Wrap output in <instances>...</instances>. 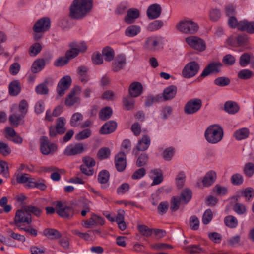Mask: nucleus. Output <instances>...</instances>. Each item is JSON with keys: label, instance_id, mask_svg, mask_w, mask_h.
Listing matches in <instances>:
<instances>
[{"label": "nucleus", "instance_id": "f257e3e1", "mask_svg": "<svg viewBox=\"0 0 254 254\" xmlns=\"http://www.w3.org/2000/svg\"><path fill=\"white\" fill-rule=\"evenodd\" d=\"M93 7V0H74L69 8V16L74 19L85 17Z\"/></svg>", "mask_w": 254, "mask_h": 254}, {"label": "nucleus", "instance_id": "f03ea898", "mask_svg": "<svg viewBox=\"0 0 254 254\" xmlns=\"http://www.w3.org/2000/svg\"><path fill=\"white\" fill-rule=\"evenodd\" d=\"M204 136L207 142L211 144H216L222 139L223 130L217 125H211L206 129Z\"/></svg>", "mask_w": 254, "mask_h": 254}, {"label": "nucleus", "instance_id": "7ed1b4c3", "mask_svg": "<svg viewBox=\"0 0 254 254\" xmlns=\"http://www.w3.org/2000/svg\"><path fill=\"white\" fill-rule=\"evenodd\" d=\"M176 27L180 32L187 34H195L199 29L196 23L189 19L181 20L177 24Z\"/></svg>", "mask_w": 254, "mask_h": 254}, {"label": "nucleus", "instance_id": "20e7f679", "mask_svg": "<svg viewBox=\"0 0 254 254\" xmlns=\"http://www.w3.org/2000/svg\"><path fill=\"white\" fill-rule=\"evenodd\" d=\"M32 222V216L30 214H28L25 209V207L21 209L16 211L14 218V221L11 222V225H15L18 229L22 227L23 224H30Z\"/></svg>", "mask_w": 254, "mask_h": 254}, {"label": "nucleus", "instance_id": "39448f33", "mask_svg": "<svg viewBox=\"0 0 254 254\" xmlns=\"http://www.w3.org/2000/svg\"><path fill=\"white\" fill-rule=\"evenodd\" d=\"M186 42L192 49L202 52L206 49V43L202 39L194 36H189L185 39Z\"/></svg>", "mask_w": 254, "mask_h": 254}, {"label": "nucleus", "instance_id": "423d86ee", "mask_svg": "<svg viewBox=\"0 0 254 254\" xmlns=\"http://www.w3.org/2000/svg\"><path fill=\"white\" fill-rule=\"evenodd\" d=\"M200 66L195 61L188 63L182 70V76L185 78H190L194 76L199 71Z\"/></svg>", "mask_w": 254, "mask_h": 254}, {"label": "nucleus", "instance_id": "0eeeda50", "mask_svg": "<svg viewBox=\"0 0 254 254\" xmlns=\"http://www.w3.org/2000/svg\"><path fill=\"white\" fill-rule=\"evenodd\" d=\"M202 101L199 98H193L188 101L184 107V112L192 115L197 112L201 108Z\"/></svg>", "mask_w": 254, "mask_h": 254}, {"label": "nucleus", "instance_id": "6e6552de", "mask_svg": "<svg viewBox=\"0 0 254 254\" xmlns=\"http://www.w3.org/2000/svg\"><path fill=\"white\" fill-rule=\"evenodd\" d=\"M223 64L219 61L210 62L204 68L201 76L205 77L212 74H217L221 72Z\"/></svg>", "mask_w": 254, "mask_h": 254}, {"label": "nucleus", "instance_id": "1a4fd4ad", "mask_svg": "<svg viewBox=\"0 0 254 254\" xmlns=\"http://www.w3.org/2000/svg\"><path fill=\"white\" fill-rule=\"evenodd\" d=\"M56 212L61 217L70 219L74 214V208L64 205L61 202H58L56 205Z\"/></svg>", "mask_w": 254, "mask_h": 254}, {"label": "nucleus", "instance_id": "9d476101", "mask_svg": "<svg viewBox=\"0 0 254 254\" xmlns=\"http://www.w3.org/2000/svg\"><path fill=\"white\" fill-rule=\"evenodd\" d=\"M57 149L56 145L54 143H51L47 137L42 136L40 138V150L43 154L48 155L53 153Z\"/></svg>", "mask_w": 254, "mask_h": 254}, {"label": "nucleus", "instance_id": "9b49d317", "mask_svg": "<svg viewBox=\"0 0 254 254\" xmlns=\"http://www.w3.org/2000/svg\"><path fill=\"white\" fill-rule=\"evenodd\" d=\"M72 80L70 76L66 75L64 76L59 82L56 91L58 95L61 97L65 94V91L67 90L71 85Z\"/></svg>", "mask_w": 254, "mask_h": 254}, {"label": "nucleus", "instance_id": "f8f14e48", "mask_svg": "<svg viewBox=\"0 0 254 254\" xmlns=\"http://www.w3.org/2000/svg\"><path fill=\"white\" fill-rule=\"evenodd\" d=\"M51 21L49 18L44 17L39 19L33 27V31L36 33L45 32L50 27Z\"/></svg>", "mask_w": 254, "mask_h": 254}, {"label": "nucleus", "instance_id": "ddd939ff", "mask_svg": "<svg viewBox=\"0 0 254 254\" xmlns=\"http://www.w3.org/2000/svg\"><path fill=\"white\" fill-rule=\"evenodd\" d=\"M54 84V80L52 77H47L44 81L39 84L35 87V92L38 95H45L49 93V86H52Z\"/></svg>", "mask_w": 254, "mask_h": 254}, {"label": "nucleus", "instance_id": "4468645a", "mask_svg": "<svg viewBox=\"0 0 254 254\" xmlns=\"http://www.w3.org/2000/svg\"><path fill=\"white\" fill-rule=\"evenodd\" d=\"M81 91V88L79 86H75L68 96L66 97L65 104L67 106H71L79 101V98L76 96Z\"/></svg>", "mask_w": 254, "mask_h": 254}, {"label": "nucleus", "instance_id": "2eb2a0df", "mask_svg": "<svg viewBox=\"0 0 254 254\" xmlns=\"http://www.w3.org/2000/svg\"><path fill=\"white\" fill-rule=\"evenodd\" d=\"M115 163L117 170L123 172L127 166L126 156L125 153L121 152L115 156Z\"/></svg>", "mask_w": 254, "mask_h": 254}, {"label": "nucleus", "instance_id": "dca6fc26", "mask_svg": "<svg viewBox=\"0 0 254 254\" xmlns=\"http://www.w3.org/2000/svg\"><path fill=\"white\" fill-rule=\"evenodd\" d=\"M84 147L82 143L75 145L70 144L67 146L64 151V154L67 156H72L81 154L83 152Z\"/></svg>", "mask_w": 254, "mask_h": 254}, {"label": "nucleus", "instance_id": "f3484780", "mask_svg": "<svg viewBox=\"0 0 254 254\" xmlns=\"http://www.w3.org/2000/svg\"><path fill=\"white\" fill-rule=\"evenodd\" d=\"M126 63V56L124 55H118L112 63V69L115 72H118L124 68Z\"/></svg>", "mask_w": 254, "mask_h": 254}, {"label": "nucleus", "instance_id": "a211bd4d", "mask_svg": "<svg viewBox=\"0 0 254 254\" xmlns=\"http://www.w3.org/2000/svg\"><path fill=\"white\" fill-rule=\"evenodd\" d=\"M162 12L161 6L157 3L150 5L147 10V15L149 19H155L158 18Z\"/></svg>", "mask_w": 254, "mask_h": 254}, {"label": "nucleus", "instance_id": "6ab92c4d", "mask_svg": "<svg viewBox=\"0 0 254 254\" xmlns=\"http://www.w3.org/2000/svg\"><path fill=\"white\" fill-rule=\"evenodd\" d=\"M117 123L114 121H109L104 124L101 127L99 132L101 134H109L116 130Z\"/></svg>", "mask_w": 254, "mask_h": 254}, {"label": "nucleus", "instance_id": "aec40b11", "mask_svg": "<svg viewBox=\"0 0 254 254\" xmlns=\"http://www.w3.org/2000/svg\"><path fill=\"white\" fill-rule=\"evenodd\" d=\"M140 16V12L136 8H130L127 11L126 16L124 18L126 23L128 24L133 23L135 20Z\"/></svg>", "mask_w": 254, "mask_h": 254}, {"label": "nucleus", "instance_id": "412c9836", "mask_svg": "<svg viewBox=\"0 0 254 254\" xmlns=\"http://www.w3.org/2000/svg\"><path fill=\"white\" fill-rule=\"evenodd\" d=\"M143 91L142 84L139 82H133L129 86L128 92L130 96L137 97L140 96Z\"/></svg>", "mask_w": 254, "mask_h": 254}, {"label": "nucleus", "instance_id": "4be33fe9", "mask_svg": "<svg viewBox=\"0 0 254 254\" xmlns=\"http://www.w3.org/2000/svg\"><path fill=\"white\" fill-rule=\"evenodd\" d=\"M217 178L216 173L213 170L208 171L203 177L202 180L203 186L208 187L211 186L216 181Z\"/></svg>", "mask_w": 254, "mask_h": 254}, {"label": "nucleus", "instance_id": "5701e85b", "mask_svg": "<svg viewBox=\"0 0 254 254\" xmlns=\"http://www.w3.org/2000/svg\"><path fill=\"white\" fill-rule=\"evenodd\" d=\"M110 178V173L106 170H101L98 175V181L101 184L103 189H106L109 187L108 182Z\"/></svg>", "mask_w": 254, "mask_h": 254}, {"label": "nucleus", "instance_id": "b1692460", "mask_svg": "<svg viewBox=\"0 0 254 254\" xmlns=\"http://www.w3.org/2000/svg\"><path fill=\"white\" fill-rule=\"evenodd\" d=\"M177 88L176 86L172 85H170L165 89L163 92V96L164 101L170 100L173 99L177 93Z\"/></svg>", "mask_w": 254, "mask_h": 254}, {"label": "nucleus", "instance_id": "393cba45", "mask_svg": "<svg viewBox=\"0 0 254 254\" xmlns=\"http://www.w3.org/2000/svg\"><path fill=\"white\" fill-rule=\"evenodd\" d=\"M239 30L246 31L250 34L254 33V21L249 22L246 20L240 21L239 24Z\"/></svg>", "mask_w": 254, "mask_h": 254}, {"label": "nucleus", "instance_id": "a878e982", "mask_svg": "<svg viewBox=\"0 0 254 254\" xmlns=\"http://www.w3.org/2000/svg\"><path fill=\"white\" fill-rule=\"evenodd\" d=\"M150 138L147 135H144L138 141L136 148L137 150L143 151L147 150L150 144Z\"/></svg>", "mask_w": 254, "mask_h": 254}, {"label": "nucleus", "instance_id": "bb28decb", "mask_svg": "<svg viewBox=\"0 0 254 254\" xmlns=\"http://www.w3.org/2000/svg\"><path fill=\"white\" fill-rule=\"evenodd\" d=\"M238 104L234 101H228L225 103L224 110L230 114H235L239 110Z\"/></svg>", "mask_w": 254, "mask_h": 254}, {"label": "nucleus", "instance_id": "cd10ccee", "mask_svg": "<svg viewBox=\"0 0 254 254\" xmlns=\"http://www.w3.org/2000/svg\"><path fill=\"white\" fill-rule=\"evenodd\" d=\"M20 91V83L18 80H14L10 82L9 85V93L11 96H17Z\"/></svg>", "mask_w": 254, "mask_h": 254}, {"label": "nucleus", "instance_id": "c85d7f7f", "mask_svg": "<svg viewBox=\"0 0 254 254\" xmlns=\"http://www.w3.org/2000/svg\"><path fill=\"white\" fill-rule=\"evenodd\" d=\"M16 180L18 183H26L27 186L30 188V182H33L34 178L26 173H18L16 175Z\"/></svg>", "mask_w": 254, "mask_h": 254}, {"label": "nucleus", "instance_id": "c756f323", "mask_svg": "<svg viewBox=\"0 0 254 254\" xmlns=\"http://www.w3.org/2000/svg\"><path fill=\"white\" fill-rule=\"evenodd\" d=\"M158 44V42L155 37H149L146 39L144 47L149 51H154Z\"/></svg>", "mask_w": 254, "mask_h": 254}, {"label": "nucleus", "instance_id": "7c9ffc66", "mask_svg": "<svg viewBox=\"0 0 254 254\" xmlns=\"http://www.w3.org/2000/svg\"><path fill=\"white\" fill-rule=\"evenodd\" d=\"M250 134V131L247 128H242L236 130L234 133V137L237 140L246 139Z\"/></svg>", "mask_w": 254, "mask_h": 254}, {"label": "nucleus", "instance_id": "2f4dec72", "mask_svg": "<svg viewBox=\"0 0 254 254\" xmlns=\"http://www.w3.org/2000/svg\"><path fill=\"white\" fill-rule=\"evenodd\" d=\"M25 116L21 114L13 113L9 116V121L12 125L17 127L19 124L24 123Z\"/></svg>", "mask_w": 254, "mask_h": 254}, {"label": "nucleus", "instance_id": "473e14b6", "mask_svg": "<svg viewBox=\"0 0 254 254\" xmlns=\"http://www.w3.org/2000/svg\"><path fill=\"white\" fill-rule=\"evenodd\" d=\"M150 174L152 177L153 176H156L153 178V181L152 183V185H156L159 184L163 181V175L162 171L160 169H155L152 170L150 171Z\"/></svg>", "mask_w": 254, "mask_h": 254}, {"label": "nucleus", "instance_id": "72a5a7b5", "mask_svg": "<svg viewBox=\"0 0 254 254\" xmlns=\"http://www.w3.org/2000/svg\"><path fill=\"white\" fill-rule=\"evenodd\" d=\"M141 31L140 26L136 25H131L127 27L125 32V35L129 37L137 35Z\"/></svg>", "mask_w": 254, "mask_h": 254}, {"label": "nucleus", "instance_id": "f704fd0d", "mask_svg": "<svg viewBox=\"0 0 254 254\" xmlns=\"http://www.w3.org/2000/svg\"><path fill=\"white\" fill-rule=\"evenodd\" d=\"M45 66V62L44 59H38L34 62L31 67V71L34 73L41 71Z\"/></svg>", "mask_w": 254, "mask_h": 254}, {"label": "nucleus", "instance_id": "c9c22d12", "mask_svg": "<svg viewBox=\"0 0 254 254\" xmlns=\"http://www.w3.org/2000/svg\"><path fill=\"white\" fill-rule=\"evenodd\" d=\"M43 234L47 238L51 239H58L62 236L60 232L55 229H46L44 230Z\"/></svg>", "mask_w": 254, "mask_h": 254}, {"label": "nucleus", "instance_id": "e433bc0d", "mask_svg": "<svg viewBox=\"0 0 254 254\" xmlns=\"http://www.w3.org/2000/svg\"><path fill=\"white\" fill-rule=\"evenodd\" d=\"M102 55L105 61L110 62L115 57V52L110 47H106L102 50Z\"/></svg>", "mask_w": 254, "mask_h": 254}, {"label": "nucleus", "instance_id": "4c0bfd02", "mask_svg": "<svg viewBox=\"0 0 254 254\" xmlns=\"http://www.w3.org/2000/svg\"><path fill=\"white\" fill-rule=\"evenodd\" d=\"M45 180L43 179L34 178L33 182H30V188H37L41 190L46 189L47 186L44 183Z\"/></svg>", "mask_w": 254, "mask_h": 254}, {"label": "nucleus", "instance_id": "58836bf2", "mask_svg": "<svg viewBox=\"0 0 254 254\" xmlns=\"http://www.w3.org/2000/svg\"><path fill=\"white\" fill-rule=\"evenodd\" d=\"M112 115V110L109 107H106L101 110L99 112V118L103 121H106L111 118Z\"/></svg>", "mask_w": 254, "mask_h": 254}, {"label": "nucleus", "instance_id": "ea45409f", "mask_svg": "<svg viewBox=\"0 0 254 254\" xmlns=\"http://www.w3.org/2000/svg\"><path fill=\"white\" fill-rule=\"evenodd\" d=\"M42 47L39 43L35 42L29 48V55L31 57L37 56L42 50Z\"/></svg>", "mask_w": 254, "mask_h": 254}, {"label": "nucleus", "instance_id": "a19ab883", "mask_svg": "<svg viewBox=\"0 0 254 254\" xmlns=\"http://www.w3.org/2000/svg\"><path fill=\"white\" fill-rule=\"evenodd\" d=\"M78 73L79 75L80 81L86 83L89 80V77L87 75V68L85 66H81L78 68Z\"/></svg>", "mask_w": 254, "mask_h": 254}, {"label": "nucleus", "instance_id": "79ce46f5", "mask_svg": "<svg viewBox=\"0 0 254 254\" xmlns=\"http://www.w3.org/2000/svg\"><path fill=\"white\" fill-rule=\"evenodd\" d=\"M252 54L249 53H244L242 54L239 59V64L242 67H246L251 62Z\"/></svg>", "mask_w": 254, "mask_h": 254}, {"label": "nucleus", "instance_id": "37998d69", "mask_svg": "<svg viewBox=\"0 0 254 254\" xmlns=\"http://www.w3.org/2000/svg\"><path fill=\"white\" fill-rule=\"evenodd\" d=\"M133 98L130 95L123 98V102L127 110H129L133 109L135 102Z\"/></svg>", "mask_w": 254, "mask_h": 254}, {"label": "nucleus", "instance_id": "c03bdc74", "mask_svg": "<svg viewBox=\"0 0 254 254\" xmlns=\"http://www.w3.org/2000/svg\"><path fill=\"white\" fill-rule=\"evenodd\" d=\"M65 119L64 117H59L57 119L56 128L58 133L63 134L65 131Z\"/></svg>", "mask_w": 254, "mask_h": 254}, {"label": "nucleus", "instance_id": "a18cd8bd", "mask_svg": "<svg viewBox=\"0 0 254 254\" xmlns=\"http://www.w3.org/2000/svg\"><path fill=\"white\" fill-rule=\"evenodd\" d=\"M83 119V116L80 113H74L71 117L70 124L72 127H76L79 125V122Z\"/></svg>", "mask_w": 254, "mask_h": 254}, {"label": "nucleus", "instance_id": "49530a36", "mask_svg": "<svg viewBox=\"0 0 254 254\" xmlns=\"http://www.w3.org/2000/svg\"><path fill=\"white\" fill-rule=\"evenodd\" d=\"M191 196V191L189 189H186L182 191L179 198L182 201V203L186 204L190 200Z\"/></svg>", "mask_w": 254, "mask_h": 254}, {"label": "nucleus", "instance_id": "de8ad7c7", "mask_svg": "<svg viewBox=\"0 0 254 254\" xmlns=\"http://www.w3.org/2000/svg\"><path fill=\"white\" fill-rule=\"evenodd\" d=\"M24 207L28 214H30L31 215L33 214L37 217H40L42 213V209L36 206L29 205L25 206Z\"/></svg>", "mask_w": 254, "mask_h": 254}, {"label": "nucleus", "instance_id": "09e8293b", "mask_svg": "<svg viewBox=\"0 0 254 254\" xmlns=\"http://www.w3.org/2000/svg\"><path fill=\"white\" fill-rule=\"evenodd\" d=\"M164 23L162 20H155L149 23L147 27V30L149 31H154L159 29L163 26Z\"/></svg>", "mask_w": 254, "mask_h": 254}, {"label": "nucleus", "instance_id": "8fccbe9b", "mask_svg": "<svg viewBox=\"0 0 254 254\" xmlns=\"http://www.w3.org/2000/svg\"><path fill=\"white\" fill-rule=\"evenodd\" d=\"M162 99L161 96L158 95L156 96H153V95H149L146 97L145 106L146 107H149L151 106L153 103H158Z\"/></svg>", "mask_w": 254, "mask_h": 254}, {"label": "nucleus", "instance_id": "3c124183", "mask_svg": "<svg viewBox=\"0 0 254 254\" xmlns=\"http://www.w3.org/2000/svg\"><path fill=\"white\" fill-rule=\"evenodd\" d=\"M225 225L230 228H235L238 225L237 219L232 215H229L224 218Z\"/></svg>", "mask_w": 254, "mask_h": 254}, {"label": "nucleus", "instance_id": "603ef678", "mask_svg": "<svg viewBox=\"0 0 254 254\" xmlns=\"http://www.w3.org/2000/svg\"><path fill=\"white\" fill-rule=\"evenodd\" d=\"M253 75V72L250 70L247 69L241 70L238 73V77L242 80L249 79L252 78Z\"/></svg>", "mask_w": 254, "mask_h": 254}, {"label": "nucleus", "instance_id": "864d4df0", "mask_svg": "<svg viewBox=\"0 0 254 254\" xmlns=\"http://www.w3.org/2000/svg\"><path fill=\"white\" fill-rule=\"evenodd\" d=\"M138 230L140 233L145 237H150L153 232V229L148 228L145 225H139L137 226Z\"/></svg>", "mask_w": 254, "mask_h": 254}, {"label": "nucleus", "instance_id": "5fc2aeb1", "mask_svg": "<svg viewBox=\"0 0 254 254\" xmlns=\"http://www.w3.org/2000/svg\"><path fill=\"white\" fill-rule=\"evenodd\" d=\"M230 80L227 77L222 76L216 78L214 81V84L220 87L227 86L230 83Z\"/></svg>", "mask_w": 254, "mask_h": 254}, {"label": "nucleus", "instance_id": "6e6d98bb", "mask_svg": "<svg viewBox=\"0 0 254 254\" xmlns=\"http://www.w3.org/2000/svg\"><path fill=\"white\" fill-rule=\"evenodd\" d=\"M182 203V201L179 198L178 196H173L170 200V209L173 212L176 211L179 207L181 203Z\"/></svg>", "mask_w": 254, "mask_h": 254}, {"label": "nucleus", "instance_id": "4d7b16f0", "mask_svg": "<svg viewBox=\"0 0 254 254\" xmlns=\"http://www.w3.org/2000/svg\"><path fill=\"white\" fill-rule=\"evenodd\" d=\"M97 219H100V217L96 215H93L88 220L84 221L82 222V225L85 228H90L93 226L96 225Z\"/></svg>", "mask_w": 254, "mask_h": 254}, {"label": "nucleus", "instance_id": "13d9d810", "mask_svg": "<svg viewBox=\"0 0 254 254\" xmlns=\"http://www.w3.org/2000/svg\"><path fill=\"white\" fill-rule=\"evenodd\" d=\"M243 172L247 177H252L254 174V164L251 162L247 163L244 167Z\"/></svg>", "mask_w": 254, "mask_h": 254}, {"label": "nucleus", "instance_id": "bf43d9fd", "mask_svg": "<svg viewBox=\"0 0 254 254\" xmlns=\"http://www.w3.org/2000/svg\"><path fill=\"white\" fill-rule=\"evenodd\" d=\"M243 177L239 173L234 174L231 177V182L233 185H241L243 183Z\"/></svg>", "mask_w": 254, "mask_h": 254}, {"label": "nucleus", "instance_id": "052dcab7", "mask_svg": "<svg viewBox=\"0 0 254 254\" xmlns=\"http://www.w3.org/2000/svg\"><path fill=\"white\" fill-rule=\"evenodd\" d=\"M91 130L89 129H85L79 132L75 135V138L77 140H81L89 137L91 135Z\"/></svg>", "mask_w": 254, "mask_h": 254}, {"label": "nucleus", "instance_id": "680f3d73", "mask_svg": "<svg viewBox=\"0 0 254 254\" xmlns=\"http://www.w3.org/2000/svg\"><path fill=\"white\" fill-rule=\"evenodd\" d=\"M11 153V149L8 144L2 141H0V154L6 156Z\"/></svg>", "mask_w": 254, "mask_h": 254}, {"label": "nucleus", "instance_id": "e2e57ef3", "mask_svg": "<svg viewBox=\"0 0 254 254\" xmlns=\"http://www.w3.org/2000/svg\"><path fill=\"white\" fill-rule=\"evenodd\" d=\"M111 151L108 147H102L99 149L97 156L100 160L106 159L110 155Z\"/></svg>", "mask_w": 254, "mask_h": 254}, {"label": "nucleus", "instance_id": "0e129e2a", "mask_svg": "<svg viewBox=\"0 0 254 254\" xmlns=\"http://www.w3.org/2000/svg\"><path fill=\"white\" fill-rule=\"evenodd\" d=\"M242 195L250 201L254 196V190L252 188L248 187L242 191Z\"/></svg>", "mask_w": 254, "mask_h": 254}, {"label": "nucleus", "instance_id": "69168bd1", "mask_svg": "<svg viewBox=\"0 0 254 254\" xmlns=\"http://www.w3.org/2000/svg\"><path fill=\"white\" fill-rule=\"evenodd\" d=\"M186 180V175L183 171L180 172L176 178V184L179 188H182Z\"/></svg>", "mask_w": 254, "mask_h": 254}, {"label": "nucleus", "instance_id": "338daca9", "mask_svg": "<svg viewBox=\"0 0 254 254\" xmlns=\"http://www.w3.org/2000/svg\"><path fill=\"white\" fill-rule=\"evenodd\" d=\"M148 161V155L146 153L141 154L136 161V165L142 167L147 164Z\"/></svg>", "mask_w": 254, "mask_h": 254}, {"label": "nucleus", "instance_id": "774afa93", "mask_svg": "<svg viewBox=\"0 0 254 254\" xmlns=\"http://www.w3.org/2000/svg\"><path fill=\"white\" fill-rule=\"evenodd\" d=\"M213 217L212 212L211 209H207L202 216V222L204 224L207 225L210 222Z\"/></svg>", "mask_w": 254, "mask_h": 254}]
</instances>
